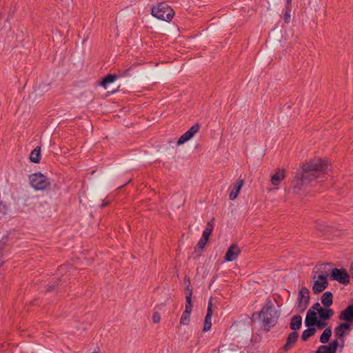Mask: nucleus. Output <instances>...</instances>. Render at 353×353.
I'll return each mask as SVG.
<instances>
[{
	"label": "nucleus",
	"mask_w": 353,
	"mask_h": 353,
	"mask_svg": "<svg viewBox=\"0 0 353 353\" xmlns=\"http://www.w3.org/2000/svg\"><path fill=\"white\" fill-rule=\"evenodd\" d=\"M328 168L327 162L321 159H314L303 165L300 180L303 183H310L321 178Z\"/></svg>",
	"instance_id": "1"
},
{
	"label": "nucleus",
	"mask_w": 353,
	"mask_h": 353,
	"mask_svg": "<svg viewBox=\"0 0 353 353\" xmlns=\"http://www.w3.org/2000/svg\"><path fill=\"white\" fill-rule=\"evenodd\" d=\"M279 315L271 301L268 300L259 313L264 330L269 331L272 327H274L277 323Z\"/></svg>",
	"instance_id": "2"
},
{
	"label": "nucleus",
	"mask_w": 353,
	"mask_h": 353,
	"mask_svg": "<svg viewBox=\"0 0 353 353\" xmlns=\"http://www.w3.org/2000/svg\"><path fill=\"white\" fill-rule=\"evenodd\" d=\"M152 14L159 19L169 22L173 18L174 12L168 4L161 2L152 8Z\"/></svg>",
	"instance_id": "3"
},
{
	"label": "nucleus",
	"mask_w": 353,
	"mask_h": 353,
	"mask_svg": "<svg viewBox=\"0 0 353 353\" xmlns=\"http://www.w3.org/2000/svg\"><path fill=\"white\" fill-rule=\"evenodd\" d=\"M31 186L36 190H43L50 186L49 179L41 173H34L29 176Z\"/></svg>",
	"instance_id": "4"
},
{
	"label": "nucleus",
	"mask_w": 353,
	"mask_h": 353,
	"mask_svg": "<svg viewBox=\"0 0 353 353\" xmlns=\"http://www.w3.org/2000/svg\"><path fill=\"white\" fill-rule=\"evenodd\" d=\"M328 275L327 272H321L318 275L315 274L312 276L314 281L312 291L314 294H319L327 288L328 285Z\"/></svg>",
	"instance_id": "5"
},
{
	"label": "nucleus",
	"mask_w": 353,
	"mask_h": 353,
	"mask_svg": "<svg viewBox=\"0 0 353 353\" xmlns=\"http://www.w3.org/2000/svg\"><path fill=\"white\" fill-rule=\"evenodd\" d=\"M310 301V290L302 287L298 294L296 309L299 312H303L308 306Z\"/></svg>",
	"instance_id": "6"
},
{
	"label": "nucleus",
	"mask_w": 353,
	"mask_h": 353,
	"mask_svg": "<svg viewBox=\"0 0 353 353\" xmlns=\"http://www.w3.org/2000/svg\"><path fill=\"white\" fill-rule=\"evenodd\" d=\"M330 279L342 284H347L350 282L349 275L345 269L334 268L332 270Z\"/></svg>",
	"instance_id": "7"
},
{
	"label": "nucleus",
	"mask_w": 353,
	"mask_h": 353,
	"mask_svg": "<svg viewBox=\"0 0 353 353\" xmlns=\"http://www.w3.org/2000/svg\"><path fill=\"white\" fill-rule=\"evenodd\" d=\"M199 123L193 125L188 131L183 133L178 139L177 145H180L189 141L199 130Z\"/></svg>",
	"instance_id": "8"
},
{
	"label": "nucleus",
	"mask_w": 353,
	"mask_h": 353,
	"mask_svg": "<svg viewBox=\"0 0 353 353\" xmlns=\"http://www.w3.org/2000/svg\"><path fill=\"white\" fill-rule=\"evenodd\" d=\"M241 253V249L236 244H232L226 251L225 260L226 261H233L236 260Z\"/></svg>",
	"instance_id": "9"
},
{
	"label": "nucleus",
	"mask_w": 353,
	"mask_h": 353,
	"mask_svg": "<svg viewBox=\"0 0 353 353\" xmlns=\"http://www.w3.org/2000/svg\"><path fill=\"white\" fill-rule=\"evenodd\" d=\"M212 299L210 298V299L208 301V310H207V314L205 317V322H204V326L203 330L204 332L209 331L212 326V316L213 314L212 311Z\"/></svg>",
	"instance_id": "10"
},
{
	"label": "nucleus",
	"mask_w": 353,
	"mask_h": 353,
	"mask_svg": "<svg viewBox=\"0 0 353 353\" xmlns=\"http://www.w3.org/2000/svg\"><path fill=\"white\" fill-rule=\"evenodd\" d=\"M338 346V341L334 340L327 345H320L316 353H336Z\"/></svg>",
	"instance_id": "11"
},
{
	"label": "nucleus",
	"mask_w": 353,
	"mask_h": 353,
	"mask_svg": "<svg viewBox=\"0 0 353 353\" xmlns=\"http://www.w3.org/2000/svg\"><path fill=\"white\" fill-rule=\"evenodd\" d=\"M339 319L347 323L353 322V305H349L341 312Z\"/></svg>",
	"instance_id": "12"
},
{
	"label": "nucleus",
	"mask_w": 353,
	"mask_h": 353,
	"mask_svg": "<svg viewBox=\"0 0 353 353\" xmlns=\"http://www.w3.org/2000/svg\"><path fill=\"white\" fill-rule=\"evenodd\" d=\"M299 338V333L294 331L289 334L287 337L286 343L283 346L284 351L287 352L290 350L292 346L295 344Z\"/></svg>",
	"instance_id": "13"
},
{
	"label": "nucleus",
	"mask_w": 353,
	"mask_h": 353,
	"mask_svg": "<svg viewBox=\"0 0 353 353\" xmlns=\"http://www.w3.org/2000/svg\"><path fill=\"white\" fill-rule=\"evenodd\" d=\"M351 325L347 323H341L334 329V334L338 339H343L345 335V330H351Z\"/></svg>",
	"instance_id": "14"
},
{
	"label": "nucleus",
	"mask_w": 353,
	"mask_h": 353,
	"mask_svg": "<svg viewBox=\"0 0 353 353\" xmlns=\"http://www.w3.org/2000/svg\"><path fill=\"white\" fill-rule=\"evenodd\" d=\"M285 176V170L276 169L272 176L271 182L274 185H279Z\"/></svg>",
	"instance_id": "15"
},
{
	"label": "nucleus",
	"mask_w": 353,
	"mask_h": 353,
	"mask_svg": "<svg viewBox=\"0 0 353 353\" xmlns=\"http://www.w3.org/2000/svg\"><path fill=\"white\" fill-rule=\"evenodd\" d=\"M244 181L239 179L234 184L233 190L230 193V199L234 200L239 195V193L243 187Z\"/></svg>",
	"instance_id": "16"
},
{
	"label": "nucleus",
	"mask_w": 353,
	"mask_h": 353,
	"mask_svg": "<svg viewBox=\"0 0 353 353\" xmlns=\"http://www.w3.org/2000/svg\"><path fill=\"white\" fill-rule=\"evenodd\" d=\"M333 303V294L330 292H325L321 296V303L325 307H329Z\"/></svg>",
	"instance_id": "17"
},
{
	"label": "nucleus",
	"mask_w": 353,
	"mask_h": 353,
	"mask_svg": "<svg viewBox=\"0 0 353 353\" xmlns=\"http://www.w3.org/2000/svg\"><path fill=\"white\" fill-rule=\"evenodd\" d=\"M214 219L213 218L210 221H209L207 223L205 229L203 232L201 239L208 241L209 237L214 228Z\"/></svg>",
	"instance_id": "18"
},
{
	"label": "nucleus",
	"mask_w": 353,
	"mask_h": 353,
	"mask_svg": "<svg viewBox=\"0 0 353 353\" xmlns=\"http://www.w3.org/2000/svg\"><path fill=\"white\" fill-rule=\"evenodd\" d=\"M317 320L318 318L315 313L307 312L305 320V324L307 327H312L314 325Z\"/></svg>",
	"instance_id": "19"
},
{
	"label": "nucleus",
	"mask_w": 353,
	"mask_h": 353,
	"mask_svg": "<svg viewBox=\"0 0 353 353\" xmlns=\"http://www.w3.org/2000/svg\"><path fill=\"white\" fill-rule=\"evenodd\" d=\"M318 314H319L320 319H323V320H327V319H329L330 318H331L333 316L334 312L330 308H327V307L323 308V307H321L320 309V310H319V313Z\"/></svg>",
	"instance_id": "20"
},
{
	"label": "nucleus",
	"mask_w": 353,
	"mask_h": 353,
	"mask_svg": "<svg viewBox=\"0 0 353 353\" xmlns=\"http://www.w3.org/2000/svg\"><path fill=\"white\" fill-rule=\"evenodd\" d=\"M302 325V318L299 315L294 316L290 322V327L292 330L300 329Z\"/></svg>",
	"instance_id": "21"
},
{
	"label": "nucleus",
	"mask_w": 353,
	"mask_h": 353,
	"mask_svg": "<svg viewBox=\"0 0 353 353\" xmlns=\"http://www.w3.org/2000/svg\"><path fill=\"white\" fill-rule=\"evenodd\" d=\"M117 78V74H109L103 77L102 81L101 82V85L105 88L107 85L113 83Z\"/></svg>",
	"instance_id": "22"
},
{
	"label": "nucleus",
	"mask_w": 353,
	"mask_h": 353,
	"mask_svg": "<svg viewBox=\"0 0 353 353\" xmlns=\"http://www.w3.org/2000/svg\"><path fill=\"white\" fill-rule=\"evenodd\" d=\"M41 159V149L37 147L34 149L30 154V160L33 163H39Z\"/></svg>",
	"instance_id": "23"
},
{
	"label": "nucleus",
	"mask_w": 353,
	"mask_h": 353,
	"mask_svg": "<svg viewBox=\"0 0 353 353\" xmlns=\"http://www.w3.org/2000/svg\"><path fill=\"white\" fill-rule=\"evenodd\" d=\"M192 294V290H189L188 293L185 296L186 303H185V308L184 312H188L189 314H191L192 308V301H191Z\"/></svg>",
	"instance_id": "24"
},
{
	"label": "nucleus",
	"mask_w": 353,
	"mask_h": 353,
	"mask_svg": "<svg viewBox=\"0 0 353 353\" xmlns=\"http://www.w3.org/2000/svg\"><path fill=\"white\" fill-rule=\"evenodd\" d=\"M309 328L305 330L301 335V339L303 341H307L310 336H313L316 332V329L314 327H308Z\"/></svg>",
	"instance_id": "25"
},
{
	"label": "nucleus",
	"mask_w": 353,
	"mask_h": 353,
	"mask_svg": "<svg viewBox=\"0 0 353 353\" xmlns=\"http://www.w3.org/2000/svg\"><path fill=\"white\" fill-rule=\"evenodd\" d=\"M332 335V330H331V328L330 327H327L326 328L323 334H321V336H320V341L322 343H326L329 341V339L330 338Z\"/></svg>",
	"instance_id": "26"
},
{
	"label": "nucleus",
	"mask_w": 353,
	"mask_h": 353,
	"mask_svg": "<svg viewBox=\"0 0 353 353\" xmlns=\"http://www.w3.org/2000/svg\"><path fill=\"white\" fill-rule=\"evenodd\" d=\"M290 4H288L287 3V6L285 7V11L283 14V20L286 23H289L290 22V20H291V15H290V12H291V7H290Z\"/></svg>",
	"instance_id": "27"
},
{
	"label": "nucleus",
	"mask_w": 353,
	"mask_h": 353,
	"mask_svg": "<svg viewBox=\"0 0 353 353\" xmlns=\"http://www.w3.org/2000/svg\"><path fill=\"white\" fill-rule=\"evenodd\" d=\"M190 314L183 312L180 319V324L188 325L190 323Z\"/></svg>",
	"instance_id": "28"
},
{
	"label": "nucleus",
	"mask_w": 353,
	"mask_h": 353,
	"mask_svg": "<svg viewBox=\"0 0 353 353\" xmlns=\"http://www.w3.org/2000/svg\"><path fill=\"white\" fill-rule=\"evenodd\" d=\"M207 242H208V241L201 238V239L199 241V242L196 246V248H195L196 251L199 250L200 252H202L203 250L204 249Z\"/></svg>",
	"instance_id": "29"
},
{
	"label": "nucleus",
	"mask_w": 353,
	"mask_h": 353,
	"mask_svg": "<svg viewBox=\"0 0 353 353\" xmlns=\"http://www.w3.org/2000/svg\"><path fill=\"white\" fill-rule=\"evenodd\" d=\"M8 211V208L3 202L0 201V216H5Z\"/></svg>",
	"instance_id": "30"
},
{
	"label": "nucleus",
	"mask_w": 353,
	"mask_h": 353,
	"mask_svg": "<svg viewBox=\"0 0 353 353\" xmlns=\"http://www.w3.org/2000/svg\"><path fill=\"white\" fill-rule=\"evenodd\" d=\"M321 307H322L320 305L319 303H315L307 312H314L317 314L319 313V310H320Z\"/></svg>",
	"instance_id": "31"
},
{
	"label": "nucleus",
	"mask_w": 353,
	"mask_h": 353,
	"mask_svg": "<svg viewBox=\"0 0 353 353\" xmlns=\"http://www.w3.org/2000/svg\"><path fill=\"white\" fill-rule=\"evenodd\" d=\"M130 68H128V69H126L125 70H123V71H119V74H117L118 78L119 77H124L129 76L130 75Z\"/></svg>",
	"instance_id": "32"
},
{
	"label": "nucleus",
	"mask_w": 353,
	"mask_h": 353,
	"mask_svg": "<svg viewBox=\"0 0 353 353\" xmlns=\"http://www.w3.org/2000/svg\"><path fill=\"white\" fill-rule=\"evenodd\" d=\"M161 321V315L159 312H154L152 316V321L154 323H158Z\"/></svg>",
	"instance_id": "33"
},
{
	"label": "nucleus",
	"mask_w": 353,
	"mask_h": 353,
	"mask_svg": "<svg viewBox=\"0 0 353 353\" xmlns=\"http://www.w3.org/2000/svg\"><path fill=\"white\" fill-rule=\"evenodd\" d=\"M314 325L322 329V328H324L327 325V323L322 320L318 319L316 321V323L314 324Z\"/></svg>",
	"instance_id": "34"
},
{
	"label": "nucleus",
	"mask_w": 353,
	"mask_h": 353,
	"mask_svg": "<svg viewBox=\"0 0 353 353\" xmlns=\"http://www.w3.org/2000/svg\"><path fill=\"white\" fill-rule=\"evenodd\" d=\"M350 272L353 275V263H352L351 266H350Z\"/></svg>",
	"instance_id": "35"
},
{
	"label": "nucleus",
	"mask_w": 353,
	"mask_h": 353,
	"mask_svg": "<svg viewBox=\"0 0 353 353\" xmlns=\"http://www.w3.org/2000/svg\"><path fill=\"white\" fill-rule=\"evenodd\" d=\"M64 269H65V266H61V269H60L61 271L63 270Z\"/></svg>",
	"instance_id": "36"
},
{
	"label": "nucleus",
	"mask_w": 353,
	"mask_h": 353,
	"mask_svg": "<svg viewBox=\"0 0 353 353\" xmlns=\"http://www.w3.org/2000/svg\"><path fill=\"white\" fill-rule=\"evenodd\" d=\"M292 2V0H288V3L290 4Z\"/></svg>",
	"instance_id": "37"
},
{
	"label": "nucleus",
	"mask_w": 353,
	"mask_h": 353,
	"mask_svg": "<svg viewBox=\"0 0 353 353\" xmlns=\"http://www.w3.org/2000/svg\"><path fill=\"white\" fill-rule=\"evenodd\" d=\"M107 205V203H103V204L102 205V206H104V205Z\"/></svg>",
	"instance_id": "38"
},
{
	"label": "nucleus",
	"mask_w": 353,
	"mask_h": 353,
	"mask_svg": "<svg viewBox=\"0 0 353 353\" xmlns=\"http://www.w3.org/2000/svg\"><path fill=\"white\" fill-rule=\"evenodd\" d=\"M92 353H99V352H93Z\"/></svg>",
	"instance_id": "39"
}]
</instances>
